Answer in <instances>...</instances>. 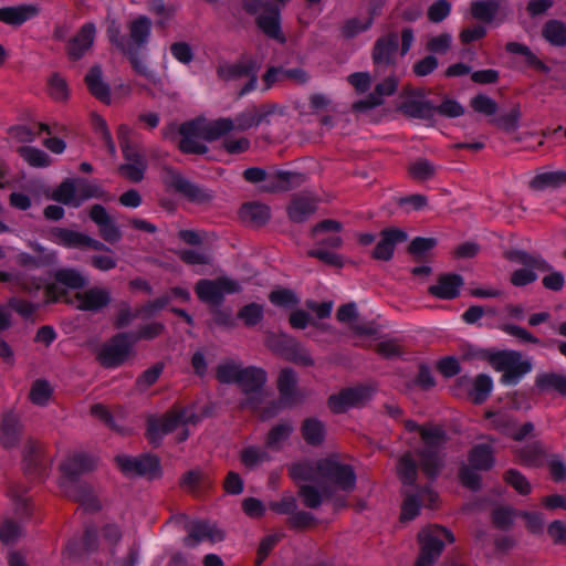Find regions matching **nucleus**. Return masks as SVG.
Masks as SVG:
<instances>
[{"instance_id": "nucleus-1", "label": "nucleus", "mask_w": 566, "mask_h": 566, "mask_svg": "<svg viewBox=\"0 0 566 566\" xmlns=\"http://www.w3.org/2000/svg\"><path fill=\"white\" fill-rule=\"evenodd\" d=\"M94 468V458L85 452L74 453L60 464L62 474L60 486L63 493L69 499L80 503L87 512H97L101 510V503L92 485L80 479L82 474L93 471Z\"/></svg>"}, {"instance_id": "nucleus-2", "label": "nucleus", "mask_w": 566, "mask_h": 566, "mask_svg": "<svg viewBox=\"0 0 566 566\" xmlns=\"http://www.w3.org/2000/svg\"><path fill=\"white\" fill-rule=\"evenodd\" d=\"M488 360L495 371L502 373L500 384L505 387L517 386L533 368L532 363L514 349L495 350Z\"/></svg>"}, {"instance_id": "nucleus-3", "label": "nucleus", "mask_w": 566, "mask_h": 566, "mask_svg": "<svg viewBox=\"0 0 566 566\" xmlns=\"http://www.w3.org/2000/svg\"><path fill=\"white\" fill-rule=\"evenodd\" d=\"M420 438L423 442L418 451L421 469L428 478L434 479L442 468L441 452L448 440L447 432L440 426L424 427Z\"/></svg>"}, {"instance_id": "nucleus-4", "label": "nucleus", "mask_w": 566, "mask_h": 566, "mask_svg": "<svg viewBox=\"0 0 566 566\" xmlns=\"http://www.w3.org/2000/svg\"><path fill=\"white\" fill-rule=\"evenodd\" d=\"M200 420L201 416L188 407L172 408L161 418H150L148 420L146 436L151 446L158 447L164 436L175 431L179 426L196 424Z\"/></svg>"}, {"instance_id": "nucleus-5", "label": "nucleus", "mask_w": 566, "mask_h": 566, "mask_svg": "<svg viewBox=\"0 0 566 566\" xmlns=\"http://www.w3.org/2000/svg\"><path fill=\"white\" fill-rule=\"evenodd\" d=\"M420 553L415 566H433L446 543H453V533L443 526H430L419 533Z\"/></svg>"}, {"instance_id": "nucleus-6", "label": "nucleus", "mask_w": 566, "mask_h": 566, "mask_svg": "<svg viewBox=\"0 0 566 566\" xmlns=\"http://www.w3.org/2000/svg\"><path fill=\"white\" fill-rule=\"evenodd\" d=\"M509 258L511 261L523 265V268L513 271L511 274L510 282L516 287H523L535 282L538 277L537 272L552 270V265L541 254L528 253L524 250H513Z\"/></svg>"}, {"instance_id": "nucleus-7", "label": "nucleus", "mask_w": 566, "mask_h": 566, "mask_svg": "<svg viewBox=\"0 0 566 566\" xmlns=\"http://www.w3.org/2000/svg\"><path fill=\"white\" fill-rule=\"evenodd\" d=\"M197 297L211 307H221L227 294L240 293L242 287L237 280L228 276H218L216 279H200L195 284Z\"/></svg>"}, {"instance_id": "nucleus-8", "label": "nucleus", "mask_w": 566, "mask_h": 566, "mask_svg": "<svg viewBox=\"0 0 566 566\" xmlns=\"http://www.w3.org/2000/svg\"><path fill=\"white\" fill-rule=\"evenodd\" d=\"M316 469L321 478L334 484L338 490L344 492L354 491L357 475L350 464L327 457L316 461Z\"/></svg>"}, {"instance_id": "nucleus-9", "label": "nucleus", "mask_w": 566, "mask_h": 566, "mask_svg": "<svg viewBox=\"0 0 566 566\" xmlns=\"http://www.w3.org/2000/svg\"><path fill=\"white\" fill-rule=\"evenodd\" d=\"M133 345L134 343L132 340L130 333H117L101 347L96 355V359L105 368H117L126 361Z\"/></svg>"}, {"instance_id": "nucleus-10", "label": "nucleus", "mask_w": 566, "mask_h": 566, "mask_svg": "<svg viewBox=\"0 0 566 566\" xmlns=\"http://www.w3.org/2000/svg\"><path fill=\"white\" fill-rule=\"evenodd\" d=\"M161 179L168 190H172L192 202H206L211 198L205 188L191 182L172 167L165 166L163 168Z\"/></svg>"}, {"instance_id": "nucleus-11", "label": "nucleus", "mask_w": 566, "mask_h": 566, "mask_svg": "<svg viewBox=\"0 0 566 566\" xmlns=\"http://www.w3.org/2000/svg\"><path fill=\"white\" fill-rule=\"evenodd\" d=\"M398 50L399 35L396 32H388L375 41L371 49V61L377 74L396 67Z\"/></svg>"}, {"instance_id": "nucleus-12", "label": "nucleus", "mask_w": 566, "mask_h": 566, "mask_svg": "<svg viewBox=\"0 0 566 566\" xmlns=\"http://www.w3.org/2000/svg\"><path fill=\"white\" fill-rule=\"evenodd\" d=\"M116 463L125 475H146L149 479L161 475L160 460L150 453L139 457L117 455Z\"/></svg>"}, {"instance_id": "nucleus-13", "label": "nucleus", "mask_w": 566, "mask_h": 566, "mask_svg": "<svg viewBox=\"0 0 566 566\" xmlns=\"http://www.w3.org/2000/svg\"><path fill=\"white\" fill-rule=\"evenodd\" d=\"M120 147L125 163L118 166V174L132 182H140L147 170L145 155L128 140H122Z\"/></svg>"}, {"instance_id": "nucleus-14", "label": "nucleus", "mask_w": 566, "mask_h": 566, "mask_svg": "<svg viewBox=\"0 0 566 566\" xmlns=\"http://www.w3.org/2000/svg\"><path fill=\"white\" fill-rule=\"evenodd\" d=\"M255 24L269 39L275 40L281 44L286 42V38L282 31L280 8L273 2H264V11L255 17Z\"/></svg>"}, {"instance_id": "nucleus-15", "label": "nucleus", "mask_w": 566, "mask_h": 566, "mask_svg": "<svg viewBox=\"0 0 566 566\" xmlns=\"http://www.w3.org/2000/svg\"><path fill=\"white\" fill-rule=\"evenodd\" d=\"M369 389L365 386L347 387L327 399V406L333 413L339 415L349 408L356 407L369 397Z\"/></svg>"}, {"instance_id": "nucleus-16", "label": "nucleus", "mask_w": 566, "mask_h": 566, "mask_svg": "<svg viewBox=\"0 0 566 566\" xmlns=\"http://www.w3.org/2000/svg\"><path fill=\"white\" fill-rule=\"evenodd\" d=\"M96 35V27L93 22L84 23L76 34L66 44L69 60L76 62L81 60L93 46Z\"/></svg>"}, {"instance_id": "nucleus-17", "label": "nucleus", "mask_w": 566, "mask_h": 566, "mask_svg": "<svg viewBox=\"0 0 566 566\" xmlns=\"http://www.w3.org/2000/svg\"><path fill=\"white\" fill-rule=\"evenodd\" d=\"M99 546L97 527L95 525H86L82 536L70 538L65 545L64 552L71 558H80L96 552Z\"/></svg>"}, {"instance_id": "nucleus-18", "label": "nucleus", "mask_w": 566, "mask_h": 566, "mask_svg": "<svg viewBox=\"0 0 566 566\" xmlns=\"http://www.w3.org/2000/svg\"><path fill=\"white\" fill-rule=\"evenodd\" d=\"M90 219L98 227L102 239L111 244L122 239V231L106 208L99 203L93 205L88 212Z\"/></svg>"}, {"instance_id": "nucleus-19", "label": "nucleus", "mask_w": 566, "mask_h": 566, "mask_svg": "<svg viewBox=\"0 0 566 566\" xmlns=\"http://www.w3.org/2000/svg\"><path fill=\"white\" fill-rule=\"evenodd\" d=\"M75 298L78 301L76 308L83 312L98 313L107 307L112 301L111 292L105 287L93 286L84 292H77Z\"/></svg>"}, {"instance_id": "nucleus-20", "label": "nucleus", "mask_w": 566, "mask_h": 566, "mask_svg": "<svg viewBox=\"0 0 566 566\" xmlns=\"http://www.w3.org/2000/svg\"><path fill=\"white\" fill-rule=\"evenodd\" d=\"M296 374L292 368H283L277 377L279 403L282 407H293L302 401L297 388Z\"/></svg>"}, {"instance_id": "nucleus-21", "label": "nucleus", "mask_w": 566, "mask_h": 566, "mask_svg": "<svg viewBox=\"0 0 566 566\" xmlns=\"http://www.w3.org/2000/svg\"><path fill=\"white\" fill-rule=\"evenodd\" d=\"M464 284L463 277L458 273H442L437 283L428 287V293L439 300H454L460 295Z\"/></svg>"}, {"instance_id": "nucleus-22", "label": "nucleus", "mask_w": 566, "mask_h": 566, "mask_svg": "<svg viewBox=\"0 0 566 566\" xmlns=\"http://www.w3.org/2000/svg\"><path fill=\"white\" fill-rule=\"evenodd\" d=\"M188 532V536L185 538L187 546H193L203 541H210L212 543L223 539V534L208 521L193 520L185 525Z\"/></svg>"}, {"instance_id": "nucleus-23", "label": "nucleus", "mask_w": 566, "mask_h": 566, "mask_svg": "<svg viewBox=\"0 0 566 566\" xmlns=\"http://www.w3.org/2000/svg\"><path fill=\"white\" fill-rule=\"evenodd\" d=\"M306 179V175L298 171L275 170L270 174L268 184L263 186L266 192H282L298 188Z\"/></svg>"}, {"instance_id": "nucleus-24", "label": "nucleus", "mask_w": 566, "mask_h": 566, "mask_svg": "<svg viewBox=\"0 0 566 566\" xmlns=\"http://www.w3.org/2000/svg\"><path fill=\"white\" fill-rule=\"evenodd\" d=\"M437 495L428 488L421 486L405 491V499L401 505L400 520L402 522L412 521L420 512L424 497L433 502Z\"/></svg>"}, {"instance_id": "nucleus-25", "label": "nucleus", "mask_w": 566, "mask_h": 566, "mask_svg": "<svg viewBox=\"0 0 566 566\" xmlns=\"http://www.w3.org/2000/svg\"><path fill=\"white\" fill-rule=\"evenodd\" d=\"M381 238L373 250V258L389 261L394 256L395 247L407 240V233L398 228H388L381 231Z\"/></svg>"}, {"instance_id": "nucleus-26", "label": "nucleus", "mask_w": 566, "mask_h": 566, "mask_svg": "<svg viewBox=\"0 0 566 566\" xmlns=\"http://www.w3.org/2000/svg\"><path fill=\"white\" fill-rule=\"evenodd\" d=\"M23 426L19 417L12 412H4L0 422V443L4 449L18 447L22 437Z\"/></svg>"}, {"instance_id": "nucleus-27", "label": "nucleus", "mask_w": 566, "mask_h": 566, "mask_svg": "<svg viewBox=\"0 0 566 566\" xmlns=\"http://www.w3.org/2000/svg\"><path fill=\"white\" fill-rule=\"evenodd\" d=\"M40 13L36 4H19L0 8V22L11 27H20Z\"/></svg>"}, {"instance_id": "nucleus-28", "label": "nucleus", "mask_w": 566, "mask_h": 566, "mask_svg": "<svg viewBox=\"0 0 566 566\" xmlns=\"http://www.w3.org/2000/svg\"><path fill=\"white\" fill-rule=\"evenodd\" d=\"M268 380L266 371L256 366L243 367L240 371L238 386L244 395L262 392Z\"/></svg>"}, {"instance_id": "nucleus-29", "label": "nucleus", "mask_w": 566, "mask_h": 566, "mask_svg": "<svg viewBox=\"0 0 566 566\" xmlns=\"http://www.w3.org/2000/svg\"><path fill=\"white\" fill-rule=\"evenodd\" d=\"M84 82L87 86L88 92L99 102L109 105L111 98V86L103 80V71L101 65L95 64L91 66L84 77Z\"/></svg>"}, {"instance_id": "nucleus-30", "label": "nucleus", "mask_w": 566, "mask_h": 566, "mask_svg": "<svg viewBox=\"0 0 566 566\" xmlns=\"http://www.w3.org/2000/svg\"><path fill=\"white\" fill-rule=\"evenodd\" d=\"M23 462L28 474L42 478L45 474L46 467L43 461L42 447L33 439H29L23 447Z\"/></svg>"}, {"instance_id": "nucleus-31", "label": "nucleus", "mask_w": 566, "mask_h": 566, "mask_svg": "<svg viewBox=\"0 0 566 566\" xmlns=\"http://www.w3.org/2000/svg\"><path fill=\"white\" fill-rule=\"evenodd\" d=\"M468 463L475 470L490 471L496 463L495 450L491 443H476L468 452Z\"/></svg>"}, {"instance_id": "nucleus-32", "label": "nucleus", "mask_w": 566, "mask_h": 566, "mask_svg": "<svg viewBox=\"0 0 566 566\" xmlns=\"http://www.w3.org/2000/svg\"><path fill=\"white\" fill-rule=\"evenodd\" d=\"M518 463L526 468H541L546 457L543 443L538 440L526 443L514 450Z\"/></svg>"}, {"instance_id": "nucleus-33", "label": "nucleus", "mask_w": 566, "mask_h": 566, "mask_svg": "<svg viewBox=\"0 0 566 566\" xmlns=\"http://www.w3.org/2000/svg\"><path fill=\"white\" fill-rule=\"evenodd\" d=\"M256 64L258 61L254 59L237 63L223 62L217 66L216 73L218 78L224 82L234 81L253 74Z\"/></svg>"}, {"instance_id": "nucleus-34", "label": "nucleus", "mask_w": 566, "mask_h": 566, "mask_svg": "<svg viewBox=\"0 0 566 566\" xmlns=\"http://www.w3.org/2000/svg\"><path fill=\"white\" fill-rule=\"evenodd\" d=\"M151 20L147 15H138L136 19L129 22V39L128 43L132 48H136L139 51L149 42L151 35Z\"/></svg>"}, {"instance_id": "nucleus-35", "label": "nucleus", "mask_w": 566, "mask_h": 566, "mask_svg": "<svg viewBox=\"0 0 566 566\" xmlns=\"http://www.w3.org/2000/svg\"><path fill=\"white\" fill-rule=\"evenodd\" d=\"M84 238L85 233L62 227L51 228L48 235L51 242L66 249H83Z\"/></svg>"}, {"instance_id": "nucleus-36", "label": "nucleus", "mask_w": 566, "mask_h": 566, "mask_svg": "<svg viewBox=\"0 0 566 566\" xmlns=\"http://www.w3.org/2000/svg\"><path fill=\"white\" fill-rule=\"evenodd\" d=\"M505 51L511 54L522 55L527 67L539 73L548 74L551 67L543 62L537 55L524 43L511 41L505 44Z\"/></svg>"}, {"instance_id": "nucleus-37", "label": "nucleus", "mask_w": 566, "mask_h": 566, "mask_svg": "<svg viewBox=\"0 0 566 566\" xmlns=\"http://www.w3.org/2000/svg\"><path fill=\"white\" fill-rule=\"evenodd\" d=\"M50 199L71 208H80L81 200L77 199L76 179L65 178L50 195Z\"/></svg>"}, {"instance_id": "nucleus-38", "label": "nucleus", "mask_w": 566, "mask_h": 566, "mask_svg": "<svg viewBox=\"0 0 566 566\" xmlns=\"http://www.w3.org/2000/svg\"><path fill=\"white\" fill-rule=\"evenodd\" d=\"M301 434L306 444L318 447L325 441L326 426L316 417L305 418L301 424Z\"/></svg>"}, {"instance_id": "nucleus-39", "label": "nucleus", "mask_w": 566, "mask_h": 566, "mask_svg": "<svg viewBox=\"0 0 566 566\" xmlns=\"http://www.w3.org/2000/svg\"><path fill=\"white\" fill-rule=\"evenodd\" d=\"M316 210V205L310 198L295 196L287 206V216L294 223L305 222Z\"/></svg>"}, {"instance_id": "nucleus-40", "label": "nucleus", "mask_w": 566, "mask_h": 566, "mask_svg": "<svg viewBox=\"0 0 566 566\" xmlns=\"http://www.w3.org/2000/svg\"><path fill=\"white\" fill-rule=\"evenodd\" d=\"M400 111L408 117L430 120L436 116V106L430 101L406 99L400 106Z\"/></svg>"}, {"instance_id": "nucleus-41", "label": "nucleus", "mask_w": 566, "mask_h": 566, "mask_svg": "<svg viewBox=\"0 0 566 566\" xmlns=\"http://www.w3.org/2000/svg\"><path fill=\"white\" fill-rule=\"evenodd\" d=\"M240 217L244 222L260 227L269 221L271 212L269 206L252 201L242 205L240 208Z\"/></svg>"}, {"instance_id": "nucleus-42", "label": "nucleus", "mask_w": 566, "mask_h": 566, "mask_svg": "<svg viewBox=\"0 0 566 566\" xmlns=\"http://www.w3.org/2000/svg\"><path fill=\"white\" fill-rule=\"evenodd\" d=\"M534 385L539 391L554 390L566 398V375L555 371L541 373L536 375Z\"/></svg>"}, {"instance_id": "nucleus-43", "label": "nucleus", "mask_w": 566, "mask_h": 566, "mask_svg": "<svg viewBox=\"0 0 566 566\" xmlns=\"http://www.w3.org/2000/svg\"><path fill=\"white\" fill-rule=\"evenodd\" d=\"M484 417L492 429L506 437H510L512 430L517 426V419L512 413L504 410H488Z\"/></svg>"}, {"instance_id": "nucleus-44", "label": "nucleus", "mask_w": 566, "mask_h": 566, "mask_svg": "<svg viewBox=\"0 0 566 566\" xmlns=\"http://www.w3.org/2000/svg\"><path fill=\"white\" fill-rule=\"evenodd\" d=\"M54 281L63 289L81 290L84 289L88 281L87 279L74 268H61L53 273Z\"/></svg>"}, {"instance_id": "nucleus-45", "label": "nucleus", "mask_w": 566, "mask_h": 566, "mask_svg": "<svg viewBox=\"0 0 566 566\" xmlns=\"http://www.w3.org/2000/svg\"><path fill=\"white\" fill-rule=\"evenodd\" d=\"M543 39L555 48L566 46V24L557 19L546 21L542 28Z\"/></svg>"}, {"instance_id": "nucleus-46", "label": "nucleus", "mask_w": 566, "mask_h": 566, "mask_svg": "<svg viewBox=\"0 0 566 566\" xmlns=\"http://www.w3.org/2000/svg\"><path fill=\"white\" fill-rule=\"evenodd\" d=\"M494 384L488 374H479L474 377L472 388L469 390V397L474 405H482L488 400Z\"/></svg>"}, {"instance_id": "nucleus-47", "label": "nucleus", "mask_w": 566, "mask_h": 566, "mask_svg": "<svg viewBox=\"0 0 566 566\" xmlns=\"http://www.w3.org/2000/svg\"><path fill=\"white\" fill-rule=\"evenodd\" d=\"M563 185H566V171L564 170L541 172L530 181V187L537 191L547 188H559Z\"/></svg>"}, {"instance_id": "nucleus-48", "label": "nucleus", "mask_w": 566, "mask_h": 566, "mask_svg": "<svg viewBox=\"0 0 566 566\" xmlns=\"http://www.w3.org/2000/svg\"><path fill=\"white\" fill-rule=\"evenodd\" d=\"M500 3L496 0H475L471 3V14L484 23L496 21Z\"/></svg>"}, {"instance_id": "nucleus-49", "label": "nucleus", "mask_w": 566, "mask_h": 566, "mask_svg": "<svg viewBox=\"0 0 566 566\" xmlns=\"http://www.w3.org/2000/svg\"><path fill=\"white\" fill-rule=\"evenodd\" d=\"M180 488L193 494L211 488V481L200 470H189L180 478Z\"/></svg>"}, {"instance_id": "nucleus-50", "label": "nucleus", "mask_w": 566, "mask_h": 566, "mask_svg": "<svg viewBox=\"0 0 566 566\" xmlns=\"http://www.w3.org/2000/svg\"><path fill=\"white\" fill-rule=\"evenodd\" d=\"M234 129V122L230 117H220L203 125V139L214 142Z\"/></svg>"}, {"instance_id": "nucleus-51", "label": "nucleus", "mask_w": 566, "mask_h": 566, "mask_svg": "<svg viewBox=\"0 0 566 566\" xmlns=\"http://www.w3.org/2000/svg\"><path fill=\"white\" fill-rule=\"evenodd\" d=\"M398 475L405 486L410 489L417 485L418 463L410 454H403L398 461Z\"/></svg>"}, {"instance_id": "nucleus-52", "label": "nucleus", "mask_w": 566, "mask_h": 566, "mask_svg": "<svg viewBox=\"0 0 566 566\" xmlns=\"http://www.w3.org/2000/svg\"><path fill=\"white\" fill-rule=\"evenodd\" d=\"M123 54L129 61L132 69L135 73H137L140 76H144L153 84H157L160 81L158 73L155 70L150 69L146 62L139 59V51H137L136 48H129Z\"/></svg>"}, {"instance_id": "nucleus-53", "label": "nucleus", "mask_w": 566, "mask_h": 566, "mask_svg": "<svg viewBox=\"0 0 566 566\" xmlns=\"http://www.w3.org/2000/svg\"><path fill=\"white\" fill-rule=\"evenodd\" d=\"M398 88V78L395 74H390L381 82L376 84L373 93L369 95V106H378L382 103L384 96H391Z\"/></svg>"}, {"instance_id": "nucleus-54", "label": "nucleus", "mask_w": 566, "mask_h": 566, "mask_svg": "<svg viewBox=\"0 0 566 566\" xmlns=\"http://www.w3.org/2000/svg\"><path fill=\"white\" fill-rule=\"evenodd\" d=\"M15 261L22 268L41 269L54 265L57 262V254L46 253L45 255H32L27 252H20Z\"/></svg>"}, {"instance_id": "nucleus-55", "label": "nucleus", "mask_w": 566, "mask_h": 566, "mask_svg": "<svg viewBox=\"0 0 566 566\" xmlns=\"http://www.w3.org/2000/svg\"><path fill=\"white\" fill-rule=\"evenodd\" d=\"M375 14V9H369V15L365 21L359 18L347 19L340 28L342 35L345 39H353L357 34L369 30L374 23Z\"/></svg>"}, {"instance_id": "nucleus-56", "label": "nucleus", "mask_w": 566, "mask_h": 566, "mask_svg": "<svg viewBox=\"0 0 566 566\" xmlns=\"http://www.w3.org/2000/svg\"><path fill=\"white\" fill-rule=\"evenodd\" d=\"M295 337L287 333H273L270 332L265 336V345L266 347L276 355L282 356L283 358L287 354L289 349H291V345Z\"/></svg>"}, {"instance_id": "nucleus-57", "label": "nucleus", "mask_w": 566, "mask_h": 566, "mask_svg": "<svg viewBox=\"0 0 566 566\" xmlns=\"http://www.w3.org/2000/svg\"><path fill=\"white\" fill-rule=\"evenodd\" d=\"M289 475L294 481H306L313 482L316 480V475L318 474L316 469V463L308 460L293 462L289 469Z\"/></svg>"}, {"instance_id": "nucleus-58", "label": "nucleus", "mask_w": 566, "mask_h": 566, "mask_svg": "<svg viewBox=\"0 0 566 566\" xmlns=\"http://www.w3.org/2000/svg\"><path fill=\"white\" fill-rule=\"evenodd\" d=\"M269 459V453L256 446H248L240 451V462L249 470L255 469Z\"/></svg>"}, {"instance_id": "nucleus-59", "label": "nucleus", "mask_w": 566, "mask_h": 566, "mask_svg": "<svg viewBox=\"0 0 566 566\" xmlns=\"http://www.w3.org/2000/svg\"><path fill=\"white\" fill-rule=\"evenodd\" d=\"M106 36L109 43L122 53L132 48L126 35L122 33V24L115 18H107Z\"/></svg>"}, {"instance_id": "nucleus-60", "label": "nucleus", "mask_w": 566, "mask_h": 566, "mask_svg": "<svg viewBox=\"0 0 566 566\" xmlns=\"http://www.w3.org/2000/svg\"><path fill=\"white\" fill-rule=\"evenodd\" d=\"M51 134V128L48 124L39 123L33 127L27 125H17L11 127L10 134L22 143L32 142L41 133Z\"/></svg>"}, {"instance_id": "nucleus-61", "label": "nucleus", "mask_w": 566, "mask_h": 566, "mask_svg": "<svg viewBox=\"0 0 566 566\" xmlns=\"http://www.w3.org/2000/svg\"><path fill=\"white\" fill-rule=\"evenodd\" d=\"M503 480L521 495H528L532 491L530 481L517 469H507L503 474Z\"/></svg>"}, {"instance_id": "nucleus-62", "label": "nucleus", "mask_w": 566, "mask_h": 566, "mask_svg": "<svg viewBox=\"0 0 566 566\" xmlns=\"http://www.w3.org/2000/svg\"><path fill=\"white\" fill-rule=\"evenodd\" d=\"M237 316L244 323L247 327H253L258 325L264 317L263 305L255 302L243 305L238 311Z\"/></svg>"}, {"instance_id": "nucleus-63", "label": "nucleus", "mask_w": 566, "mask_h": 566, "mask_svg": "<svg viewBox=\"0 0 566 566\" xmlns=\"http://www.w3.org/2000/svg\"><path fill=\"white\" fill-rule=\"evenodd\" d=\"M166 331V326L161 322H150L143 324L136 332H129L132 334L133 343L138 340H153L161 336Z\"/></svg>"}, {"instance_id": "nucleus-64", "label": "nucleus", "mask_w": 566, "mask_h": 566, "mask_svg": "<svg viewBox=\"0 0 566 566\" xmlns=\"http://www.w3.org/2000/svg\"><path fill=\"white\" fill-rule=\"evenodd\" d=\"M269 301L279 307L292 308L300 303L296 293L290 289H276L269 294Z\"/></svg>"}]
</instances>
